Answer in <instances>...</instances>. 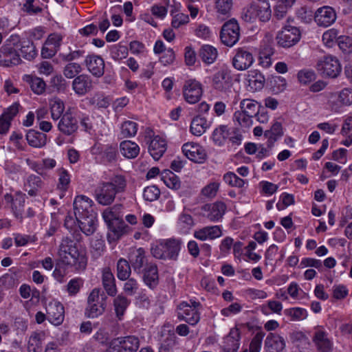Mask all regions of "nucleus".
<instances>
[{
	"mask_svg": "<svg viewBox=\"0 0 352 352\" xmlns=\"http://www.w3.org/2000/svg\"><path fill=\"white\" fill-rule=\"evenodd\" d=\"M270 85L274 92L279 93L285 89L287 87V81L282 76H272L270 80Z\"/></svg>",
	"mask_w": 352,
	"mask_h": 352,
	"instance_id": "nucleus-57",
	"label": "nucleus"
},
{
	"mask_svg": "<svg viewBox=\"0 0 352 352\" xmlns=\"http://www.w3.org/2000/svg\"><path fill=\"white\" fill-rule=\"evenodd\" d=\"M234 131V127H229L228 125H220L216 128L212 135L214 144L217 146H222L226 140Z\"/></svg>",
	"mask_w": 352,
	"mask_h": 352,
	"instance_id": "nucleus-34",
	"label": "nucleus"
},
{
	"mask_svg": "<svg viewBox=\"0 0 352 352\" xmlns=\"http://www.w3.org/2000/svg\"><path fill=\"white\" fill-rule=\"evenodd\" d=\"M160 195V190L156 186H150L144 188L143 197L145 200L153 201L157 200Z\"/></svg>",
	"mask_w": 352,
	"mask_h": 352,
	"instance_id": "nucleus-59",
	"label": "nucleus"
},
{
	"mask_svg": "<svg viewBox=\"0 0 352 352\" xmlns=\"http://www.w3.org/2000/svg\"><path fill=\"white\" fill-rule=\"evenodd\" d=\"M223 180L226 184L232 187L242 188L245 184V181L239 177L235 173L228 172L223 176Z\"/></svg>",
	"mask_w": 352,
	"mask_h": 352,
	"instance_id": "nucleus-54",
	"label": "nucleus"
},
{
	"mask_svg": "<svg viewBox=\"0 0 352 352\" xmlns=\"http://www.w3.org/2000/svg\"><path fill=\"white\" fill-rule=\"evenodd\" d=\"M26 140L30 146L41 148L47 143V135L35 130H29L26 134Z\"/></svg>",
	"mask_w": 352,
	"mask_h": 352,
	"instance_id": "nucleus-37",
	"label": "nucleus"
},
{
	"mask_svg": "<svg viewBox=\"0 0 352 352\" xmlns=\"http://www.w3.org/2000/svg\"><path fill=\"white\" fill-rule=\"evenodd\" d=\"M129 262L133 271L137 274L146 270L152 263H149L146 255V251L142 248L133 250L129 256Z\"/></svg>",
	"mask_w": 352,
	"mask_h": 352,
	"instance_id": "nucleus-14",
	"label": "nucleus"
},
{
	"mask_svg": "<svg viewBox=\"0 0 352 352\" xmlns=\"http://www.w3.org/2000/svg\"><path fill=\"white\" fill-rule=\"evenodd\" d=\"M201 305L199 302L190 300V302L183 301L177 306V317L180 320H184L190 325H195L200 320V309Z\"/></svg>",
	"mask_w": 352,
	"mask_h": 352,
	"instance_id": "nucleus-6",
	"label": "nucleus"
},
{
	"mask_svg": "<svg viewBox=\"0 0 352 352\" xmlns=\"http://www.w3.org/2000/svg\"><path fill=\"white\" fill-rule=\"evenodd\" d=\"M65 104L63 102L58 98L50 101L51 117L54 120H58L63 115Z\"/></svg>",
	"mask_w": 352,
	"mask_h": 352,
	"instance_id": "nucleus-47",
	"label": "nucleus"
},
{
	"mask_svg": "<svg viewBox=\"0 0 352 352\" xmlns=\"http://www.w3.org/2000/svg\"><path fill=\"white\" fill-rule=\"evenodd\" d=\"M126 183L122 175H116L111 182H102L98 185L94 195L98 203L102 206L111 204L117 193L124 191Z\"/></svg>",
	"mask_w": 352,
	"mask_h": 352,
	"instance_id": "nucleus-2",
	"label": "nucleus"
},
{
	"mask_svg": "<svg viewBox=\"0 0 352 352\" xmlns=\"http://www.w3.org/2000/svg\"><path fill=\"white\" fill-rule=\"evenodd\" d=\"M42 340L39 333L33 332L28 342V352H42Z\"/></svg>",
	"mask_w": 352,
	"mask_h": 352,
	"instance_id": "nucleus-49",
	"label": "nucleus"
},
{
	"mask_svg": "<svg viewBox=\"0 0 352 352\" xmlns=\"http://www.w3.org/2000/svg\"><path fill=\"white\" fill-rule=\"evenodd\" d=\"M241 331L238 325L230 329L223 339L221 348L222 352H237L240 346Z\"/></svg>",
	"mask_w": 352,
	"mask_h": 352,
	"instance_id": "nucleus-16",
	"label": "nucleus"
},
{
	"mask_svg": "<svg viewBox=\"0 0 352 352\" xmlns=\"http://www.w3.org/2000/svg\"><path fill=\"white\" fill-rule=\"evenodd\" d=\"M232 86V78L230 71L221 69L214 74L212 78V87L223 93L229 91Z\"/></svg>",
	"mask_w": 352,
	"mask_h": 352,
	"instance_id": "nucleus-13",
	"label": "nucleus"
},
{
	"mask_svg": "<svg viewBox=\"0 0 352 352\" xmlns=\"http://www.w3.org/2000/svg\"><path fill=\"white\" fill-rule=\"evenodd\" d=\"M152 133L151 130L146 131L144 141L148 144L150 155L155 160H158L166 151V142L159 135L152 137Z\"/></svg>",
	"mask_w": 352,
	"mask_h": 352,
	"instance_id": "nucleus-11",
	"label": "nucleus"
},
{
	"mask_svg": "<svg viewBox=\"0 0 352 352\" xmlns=\"http://www.w3.org/2000/svg\"><path fill=\"white\" fill-rule=\"evenodd\" d=\"M312 341L318 352H332L333 343L326 331L320 329H316Z\"/></svg>",
	"mask_w": 352,
	"mask_h": 352,
	"instance_id": "nucleus-22",
	"label": "nucleus"
},
{
	"mask_svg": "<svg viewBox=\"0 0 352 352\" xmlns=\"http://www.w3.org/2000/svg\"><path fill=\"white\" fill-rule=\"evenodd\" d=\"M131 301L122 294L118 295L113 300V309L116 318L121 320Z\"/></svg>",
	"mask_w": 352,
	"mask_h": 352,
	"instance_id": "nucleus-36",
	"label": "nucleus"
},
{
	"mask_svg": "<svg viewBox=\"0 0 352 352\" xmlns=\"http://www.w3.org/2000/svg\"><path fill=\"white\" fill-rule=\"evenodd\" d=\"M18 36H11L0 48V65L11 67L17 65L21 63L20 55L16 51L19 45Z\"/></svg>",
	"mask_w": 352,
	"mask_h": 352,
	"instance_id": "nucleus-5",
	"label": "nucleus"
},
{
	"mask_svg": "<svg viewBox=\"0 0 352 352\" xmlns=\"http://www.w3.org/2000/svg\"><path fill=\"white\" fill-rule=\"evenodd\" d=\"M210 126V123L204 117H195L190 124V132L197 136L201 135Z\"/></svg>",
	"mask_w": 352,
	"mask_h": 352,
	"instance_id": "nucleus-40",
	"label": "nucleus"
},
{
	"mask_svg": "<svg viewBox=\"0 0 352 352\" xmlns=\"http://www.w3.org/2000/svg\"><path fill=\"white\" fill-rule=\"evenodd\" d=\"M170 14L173 16L171 24L174 28H179L188 22V16L181 12L175 13V8L170 10Z\"/></svg>",
	"mask_w": 352,
	"mask_h": 352,
	"instance_id": "nucleus-56",
	"label": "nucleus"
},
{
	"mask_svg": "<svg viewBox=\"0 0 352 352\" xmlns=\"http://www.w3.org/2000/svg\"><path fill=\"white\" fill-rule=\"evenodd\" d=\"M246 80L248 86L252 91L261 90L265 82L264 76L257 69H253L248 72Z\"/></svg>",
	"mask_w": 352,
	"mask_h": 352,
	"instance_id": "nucleus-31",
	"label": "nucleus"
},
{
	"mask_svg": "<svg viewBox=\"0 0 352 352\" xmlns=\"http://www.w3.org/2000/svg\"><path fill=\"white\" fill-rule=\"evenodd\" d=\"M58 176V182L57 187L58 189L66 191L70 184V175L68 171L64 168H60L57 170Z\"/></svg>",
	"mask_w": 352,
	"mask_h": 352,
	"instance_id": "nucleus-51",
	"label": "nucleus"
},
{
	"mask_svg": "<svg viewBox=\"0 0 352 352\" xmlns=\"http://www.w3.org/2000/svg\"><path fill=\"white\" fill-rule=\"evenodd\" d=\"M285 316L289 318L291 321H300L307 318L308 314L305 309L301 307H293L284 310Z\"/></svg>",
	"mask_w": 352,
	"mask_h": 352,
	"instance_id": "nucleus-45",
	"label": "nucleus"
},
{
	"mask_svg": "<svg viewBox=\"0 0 352 352\" xmlns=\"http://www.w3.org/2000/svg\"><path fill=\"white\" fill-rule=\"evenodd\" d=\"M163 181L169 188L177 190L180 188L181 182L179 177L170 171L163 177Z\"/></svg>",
	"mask_w": 352,
	"mask_h": 352,
	"instance_id": "nucleus-58",
	"label": "nucleus"
},
{
	"mask_svg": "<svg viewBox=\"0 0 352 352\" xmlns=\"http://www.w3.org/2000/svg\"><path fill=\"white\" fill-rule=\"evenodd\" d=\"M80 230L86 235H91L96 230L97 214L92 213L90 214L76 217Z\"/></svg>",
	"mask_w": 352,
	"mask_h": 352,
	"instance_id": "nucleus-28",
	"label": "nucleus"
},
{
	"mask_svg": "<svg viewBox=\"0 0 352 352\" xmlns=\"http://www.w3.org/2000/svg\"><path fill=\"white\" fill-rule=\"evenodd\" d=\"M120 129V133L123 138L133 137L138 131V124L135 122L127 120L122 124Z\"/></svg>",
	"mask_w": 352,
	"mask_h": 352,
	"instance_id": "nucleus-50",
	"label": "nucleus"
},
{
	"mask_svg": "<svg viewBox=\"0 0 352 352\" xmlns=\"http://www.w3.org/2000/svg\"><path fill=\"white\" fill-rule=\"evenodd\" d=\"M47 318L52 324L58 325L64 320V307L59 302H51L46 307Z\"/></svg>",
	"mask_w": 352,
	"mask_h": 352,
	"instance_id": "nucleus-25",
	"label": "nucleus"
},
{
	"mask_svg": "<svg viewBox=\"0 0 352 352\" xmlns=\"http://www.w3.org/2000/svg\"><path fill=\"white\" fill-rule=\"evenodd\" d=\"M217 50L215 47L209 45H203L200 50L199 55L206 64L213 63L217 57Z\"/></svg>",
	"mask_w": 352,
	"mask_h": 352,
	"instance_id": "nucleus-42",
	"label": "nucleus"
},
{
	"mask_svg": "<svg viewBox=\"0 0 352 352\" xmlns=\"http://www.w3.org/2000/svg\"><path fill=\"white\" fill-rule=\"evenodd\" d=\"M61 263L81 273L85 271L88 258L83 251L78 250L77 243L68 236L63 238L58 252Z\"/></svg>",
	"mask_w": 352,
	"mask_h": 352,
	"instance_id": "nucleus-1",
	"label": "nucleus"
},
{
	"mask_svg": "<svg viewBox=\"0 0 352 352\" xmlns=\"http://www.w3.org/2000/svg\"><path fill=\"white\" fill-rule=\"evenodd\" d=\"M92 204L93 201L87 196H76L74 201V210L76 218L96 213Z\"/></svg>",
	"mask_w": 352,
	"mask_h": 352,
	"instance_id": "nucleus-21",
	"label": "nucleus"
},
{
	"mask_svg": "<svg viewBox=\"0 0 352 352\" xmlns=\"http://www.w3.org/2000/svg\"><path fill=\"white\" fill-rule=\"evenodd\" d=\"M140 346V339L135 336L120 337L110 342L106 352H136Z\"/></svg>",
	"mask_w": 352,
	"mask_h": 352,
	"instance_id": "nucleus-7",
	"label": "nucleus"
},
{
	"mask_svg": "<svg viewBox=\"0 0 352 352\" xmlns=\"http://www.w3.org/2000/svg\"><path fill=\"white\" fill-rule=\"evenodd\" d=\"M226 205L223 201H216L212 204H205L202 206L201 210L204 216L210 221L217 222L222 219L226 211Z\"/></svg>",
	"mask_w": 352,
	"mask_h": 352,
	"instance_id": "nucleus-17",
	"label": "nucleus"
},
{
	"mask_svg": "<svg viewBox=\"0 0 352 352\" xmlns=\"http://www.w3.org/2000/svg\"><path fill=\"white\" fill-rule=\"evenodd\" d=\"M20 47L21 56L26 60H31L37 55L36 47L32 42L23 41Z\"/></svg>",
	"mask_w": 352,
	"mask_h": 352,
	"instance_id": "nucleus-46",
	"label": "nucleus"
},
{
	"mask_svg": "<svg viewBox=\"0 0 352 352\" xmlns=\"http://www.w3.org/2000/svg\"><path fill=\"white\" fill-rule=\"evenodd\" d=\"M203 89L200 82L195 79L185 81L183 87V95L186 101L190 104L198 102L202 96Z\"/></svg>",
	"mask_w": 352,
	"mask_h": 352,
	"instance_id": "nucleus-12",
	"label": "nucleus"
},
{
	"mask_svg": "<svg viewBox=\"0 0 352 352\" xmlns=\"http://www.w3.org/2000/svg\"><path fill=\"white\" fill-rule=\"evenodd\" d=\"M72 85L75 94L82 96L93 89L94 82L90 76L82 74L74 79Z\"/></svg>",
	"mask_w": 352,
	"mask_h": 352,
	"instance_id": "nucleus-20",
	"label": "nucleus"
},
{
	"mask_svg": "<svg viewBox=\"0 0 352 352\" xmlns=\"http://www.w3.org/2000/svg\"><path fill=\"white\" fill-rule=\"evenodd\" d=\"M87 70L95 77L100 78L104 72V61L98 55H89L85 60Z\"/></svg>",
	"mask_w": 352,
	"mask_h": 352,
	"instance_id": "nucleus-23",
	"label": "nucleus"
},
{
	"mask_svg": "<svg viewBox=\"0 0 352 352\" xmlns=\"http://www.w3.org/2000/svg\"><path fill=\"white\" fill-rule=\"evenodd\" d=\"M59 119L58 129L63 134L70 135L77 131L78 121L72 113L67 111Z\"/></svg>",
	"mask_w": 352,
	"mask_h": 352,
	"instance_id": "nucleus-24",
	"label": "nucleus"
},
{
	"mask_svg": "<svg viewBox=\"0 0 352 352\" xmlns=\"http://www.w3.org/2000/svg\"><path fill=\"white\" fill-rule=\"evenodd\" d=\"M222 235L219 226H206L194 232L195 238L200 241L214 240Z\"/></svg>",
	"mask_w": 352,
	"mask_h": 352,
	"instance_id": "nucleus-27",
	"label": "nucleus"
},
{
	"mask_svg": "<svg viewBox=\"0 0 352 352\" xmlns=\"http://www.w3.org/2000/svg\"><path fill=\"white\" fill-rule=\"evenodd\" d=\"M140 274L142 276V280L150 289H155L159 283L158 269L155 264L153 263L145 269Z\"/></svg>",
	"mask_w": 352,
	"mask_h": 352,
	"instance_id": "nucleus-33",
	"label": "nucleus"
},
{
	"mask_svg": "<svg viewBox=\"0 0 352 352\" xmlns=\"http://www.w3.org/2000/svg\"><path fill=\"white\" fill-rule=\"evenodd\" d=\"M301 37V32L299 28L288 25L284 27L278 32L276 40L277 44L285 48H289L298 43Z\"/></svg>",
	"mask_w": 352,
	"mask_h": 352,
	"instance_id": "nucleus-9",
	"label": "nucleus"
},
{
	"mask_svg": "<svg viewBox=\"0 0 352 352\" xmlns=\"http://www.w3.org/2000/svg\"><path fill=\"white\" fill-rule=\"evenodd\" d=\"M314 20L320 27H329L336 20V13L330 6H323L318 8L314 13Z\"/></svg>",
	"mask_w": 352,
	"mask_h": 352,
	"instance_id": "nucleus-19",
	"label": "nucleus"
},
{
	"mask_svg": "<svg viewBox=\"0 0 352 352\" xmlns=\"http://www.w3.org/2000/svg\"><path fill=\"white\" fill-rule=\"evenodd\" d=\"M27 81L29 82L31 89L34 94L40 95L45 91L46 85L42 78L36 76H27Z\"/></svg>",
	"mask_w": 352,
	"mask_h": 352,
	"instance_id": "nucleus-48",
	"label": "nucleus"
},
{
	"mask_svg": "<svg viewBox=\"0 0 352 352\" xmlns=\"http://www.w3.org/2000/svg\"><path fill=\"white\" fill-rule=\"evenodd\" d=\"M165 259L176 261L181 248V241L175 239H162Z\"/></svg>",
	"mask_w": 352,
	"mask_h": 352,
	"instance_id": "nucleus-29",
	"label": "nucleus"
},
{
	"mask_svg": "<svg viewBox=\"0 0 352 352\" xmlns=\"http://www.w3.org/2000/svg\"><path fill=\"white\" fill-rule=\"evenodd\" d=\"M111 54L114 60H122L128 55V48L124 45H115L111 49Z\"/></svg>",
	"mask_w": 352,
	"mask_h": 352,
	"instance_id": "nucleus-61",
	"label": "nucleus"
},
{
	"mask_svg": "<svg viewBox=\"0 0 352 352\" xmlns=\"http://www.w3.org/2000/svg\"><path fill=\"white\" fill-rule=\"evenodd\" d=\"M160 352H173L178 344L177 338L173 331L164 329L162 331Z\"/></svg>",
	"mask_w": 352,
	"mask_h": 352,
	"instance_id": "nucleus-30",
	"label": "nucleus"
},
{
	"mask_svg": "<svg viewBox=\"0 0 352 352\" xmlns=\"http://www.w3.org/2000/svg\"><path fill=\"white\" fill-rule=\"evenodd\" d=\"M100 293V288H94L87 298L85 314L89 318H96L105 311L107 297Z\"/></svg>",
	"mask_w": 352,
	"mask_h": 352,
	"instance_id": "nucleus-4",
	"label": "nucleus"
},
{
	"mask_svg": "<svg viewBox=\"0 0 352 352\" xmlns=\"http://www.w3.org/2000/svg\"><path fill=\"white\" fill-rule=\"evenodd\" d=\"M121 154L128 159L136 157L140 153V146L134 142L124 140L120 143Z\"/></svg>",
	"mask_w": 352,
	"mask_h": 352,
	"instance_id": "nucleus-39",
	"label": "nucleus"
},
{
	"mask_svg": "<svg viewBox=\"0 0 352 352\" xmlns=\"http://www.w3.org/2000/svg\"><path fill=\"white\" fill-rule=\"evenodd\" d=\"M131 272V265L124 258H120L117 263V276L121 280H127Z\"/></svg>",
	"mask_w": 352,
	"mask_h": 352,
	"instance_id": "nucleus-44",
	"label": "nucleus"
},
{
	"mask_svg": "<svg viewBox=\"0 0 352 352\" xmlns=\"http://www.w3.org/2000/svg\"><path fill=\"white\" fill-rule=\"evenodd\" d=\"M317 69L324 76L330 78H336L342 70L339 60L333 56H324L320 58L316 65Z\"/></svg>",
	"mask_w": 352,
	"mask_h": 352,
	"instance_id": "nucleus-10",
	"label": "nucleus"
},
{
	"mask_svg": "<svg viewBox=\"0 0 352 352\" xmlns=\"http://www.w3.org/2000/svg\"><path fill=\"white\" fill-rule=\"evenodd\" d=\"M182 152L187 158L196 163H202L207 157L205 149L197 143H185L182 146Z\"/></svg>",
	"mask_w": 352,
	"mask_h": 352,
	"instance_id": "nucleus-18",
	"label": "nucleus"
},
{
	"mask_svg": "<svg viewBox=\"0 0 352 352\" xmlns=\"http://www.w3.org/2000/svg\"><path fill=\"white\" fill-rule=\"evenodd\" d=\"M232 7L233 0H215L214 9L217 16H222L223 19L230 16Z\"/></svg>",
	"mask_w": 352,
	"mask_h": 352,
	"instance_id": "nucleus-41",
	"label": "nucleus"
},
{
	"mask_svg": "<svg viewBox=\"0 0 352 352\" xmlns=\"http://www.w3.org/2000/svg\"><path fill=\"white\" fill-rule=\"evenodd\" d=\"M109 232L107 238L109 242L116 241L123 234L125 223L122 219L107 224Z\"/></svg>",
	"mask_w": 352,
	"mask_h": 352,
	"instance_id": "nucleus-38",
	"label": "nucleus"
},
{
	"mask_svg": "<svg viewBox=\"0 0 352 352\" xmlns=\"http://www.w3.org/2000/svg\"><path fill=\"white\" fill-rule=\"evenodd\" d=\"M265 347L268 352H281L285 347V341L280 335L270 333L265 340Z\"/></svg>",
	"mask_w": 352,
	"mask_h": 352,
	"instance_id": "nucleus-32",
	"label": "nucleus"
},
{
	"mask_svg": "<svg viewBox=\"0 0 352 352\" xmlns=\"http://www.w3.org/2000/svg\"><path fill=\"white\" fill-rule=\"evenodd\" d=\"M254 61L252 53L248 49L241 47L236 50L232 58V65L238 71L250 68Z\"/></svg>",
	"mask_w": 352,
	"mask_h": 352,
	"instance_id": "nucleus-15",
	"label": "nucleus"
},
{
	"mask_svg": "<svg viewBox=\"0 0 352 352\" xmlns=\"http://www.w3.org/2000/svg\"><path fill=\"white\" fill-rule=\"evenodd\" d=\"M237 21L234 19L226 21L221 27L220 38L225 45L234 46L239 40L241 32Z\"/></svg>",
	"mask_w": 352,
	"mask_h": 352,
	"instance_id": "nucleus-8",
	"label": "nucleus"
},
{
	"mask_svg": "<svg viewBox=\"0 0 352 352\" xmlns=\"http://www.w3.org/2000/svg\"><path fill=\"white\" fill-rule=\"evenodd\" d=\"M259 107L258 103L252 99L245 98L240 102L241 110L252 118H254L256 113H258Z\"/></svg>",
	"mask_w": 352,
	"mask_h": 352,
	"instance_id": "nucleus-43",
	"label": "nucleus"
},
{
	"mask_svg": "<svg viewBox=\"0 0 352 352\" xmlns=\"http://www.w3.org/2000/svg\"><path fill=\"white\" fill-rule=\"evenodd\" d=\"M83 285V280L81 278H75L69 281L67 285V292L70 296H75L78 293Z\"/></svg>",
	"mask_w": 352,
	"mask_h": 352,
	"instance_id": "nucleus-60",
	"label": "nucleus"
},
{
	"mask_svg": "<svg viewBox=\"0 0 352 352\" xmlns=\"http://www.w3.org/2000/svg\"><path fill=\"white\" fill-rule=\"evenodd\" d=\"M272 16L270 6L267 0H256L243 11L242 19L249 23H253L256 19L262 22L270 20Z\"/></svg>",
	"mask_w": 352,
	"mask_h": 352,
	"instance_id": "nucleus-3",
	"label": "nucleus"
},
{
	"mask_svg": "<svg viewBox=\"0 0 352 352\" xmlns=\"http://www.w3.org/2000/svg\"><path fill=\"white\" fill-rule=\"evenodd\" d=\"M101 280L103 288L109 296H115L118 292L116 279L109 267L102 270Z\"/></svg>",
	"mask_w": 352,
	"mask_h": 352,
	"instance_id": "nucleus-26",
	"label": "nucleus"
},
{
	"mask_svg": "<svg viewBox=\"0 0 352 352\" xmlns=\"http://www.w3.org/2000/svg\"><path fill=\"white\" fill-rule=\"evenodd\" d=\"M264 135L267 139V147L272 148L274 143L283 135V129L281 123L275 122L270 129L265 131Z\"/></svg>",
	"mask_w": 352,
	"mask_h": 352,
	"instance_id": "nucleus-35",
	"label": "nucleus"
},
{
	"mask_svg": "<svg viewBox=\"0 0 352 352\" xmlns=\"http://www.w3.org/2000/svg\"><path fill=\"white\" fill-rule=\"evenodd\" d=\"M233 118L242 127H250L253 124V118L241 110L235 111Z\"/></svg>",
	"mask_w": 352,
	"mask_h": 352,
	"instance_id": "nucleus-52",
	"label": "nucleus"
},
{
	"mask_svg": "<svg viewBox=\"0 0 352 352\" xmlns=\"http://www.w3.org/2000/svg\"><path fill=\"white\" fill-rule=\"evenodd\" d=\"M265 336V332L259 329L250 342L249 352H260Z\"/></svg>",
	"mask_w": 352,
	"mask_h": 352,
	"instance_id": "nucleus-53",
	"label": "nucleus"
},
{
	"mask_svg": "<svg viewBox=\"0 0 352 352\" xmlns=\"http://www.w3.org/2000/svg\"><path fill=\"white\" fill-rule=\"evenodd\" d=\"M338 44L343 52L347 54L352 52V38L349 36H339L338 38Z\"/></svg>",
	"mask_w": 352,
	"mask_h": 352,
	"instance_id": "nucleus-64",
	"label": "nucleus"
},
{
	"mask_svg": "<svg viewBox=\"0 0 352 352\" xmlns=\"http://www.w3.org/2000/svg\"><path fill=\"white\" fill-rule=\"evenodd\" d=\"M338 101L342 105L350 106L352 104V89L344 88L339 92Z\"/></svg>",
	"mask_w": 352,
	"mask_h": 352,
	"instance_id": "nucleus-63",
	"label": "nucleus"
},
{
	"mask_svg": "<svg viewBox=\"0 0 352 352\" xmlns=\"http://www.w3.org/2000/svg\"><path fill=\"white\" fill-rule=\"evenodd\" d=\"M82 67L77 63H69L63 69V74L67 78H76V75L80 73Z\"/></svg>",
	"mask_w": 352,
	"mask_h": 352,
	"instance_id": "nucleus-55",
	"label": "nucleus"
},
{
	"mask_svg": "<svg viewBox=\"0 0 352 352\" xmlns=\"http://www.w3.org/2000/svg\"><path fill=\"white\" fill-rule=\"evenodd\" d=\"M297 78L301 84L307 85L316 78V74L314 71L303 69L298 72Z\"/></svg>",
	"mask_w": 352,
	"mask_h": 352,
	"instance_id": "nucleus-62",
	"label": "nucleus"
}]
</instances>
